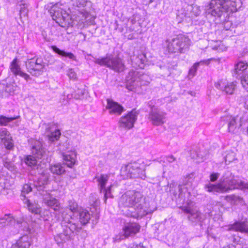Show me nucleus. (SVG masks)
<instances>
[{
  "mask_svg": "<svg viewBox=\"0 0 248 248\" xmlns=\"http://www.w3.org/2000/svg\"><path fill=\"white\" fill-rule=\"evenodd\" d=\"M204 188L207 191L213 193L226 192L239 188L248 190V183L238 179L230 171L226 170L218 183L216 185L207 184Z\"/></svg>",
  "mask_w": 248,
  "mask_h": 248,
  "instance_id": "obj_3",
  "label": "nucleus"
},
{
  "mask_svg": "<svg viewBox=\"0 0 248 248\" xmlns=\"http://www.w3.org/2000/svg\"><path fill=\"white\" fill-rule=\"evenodd\" d=\"M62 158L64 161L63 164L57 163L50 165L49 169L52 174L57 175H61L64 174L65 170L63 166L64 165H66L69 168H72L76 164L77 155L74 152L70 154H63Z\"/></svg>",
  "mask_w": 248,
  "mask_h": 248,
  "instance_id": "obj_9",
  "label": "nucleus"
},
{
  "mask_svg": "<svg viewBox=\"0 0 248 248\" xmlns=\"http://www.w3.org/2000/svg\"><path fill=\"white\" fill-rule=\"evenodd\" d=\"M11 248H21L16 243L12 245Z\"/></svg>",
  "mask_w": 248,
  "mask_h": 248,
  "instance_id": "obj_58",
  "label": "nucleus"
},
{
  "mask_svg": "<svg viewBox=\"0 0 248 248\" xmlns=\"http://www.w3.org/2000/svg\"><path fill=\"white\" fill-rule=\"evenodd\" d=\"M27 232H29V228L28 227H27L26 228V230Z\"/></svg>",
  "mask_w": 248,
  "mask_h": 248,
  "instance_id": "obj_62",
  "label": "nucleus"
},
{
  "mask_svg": "<svg viewBox=\"0 0 248 248\" xmlns=\"http://www.w3.org/2000/svg\"><path fill=\"white\" fill-rule=\"evenodd\" d=\"M248 63L246 61H239L235 64L233 73V76L238 78L242 74L245 70L247 69Z\"/></svg>",
  "mask_w": 248,
  "mask_h": 248,
  "instance_id": "obj_28",
  "label": "nucleus"
},
{
  "mask_svg": "<svg viewBox=\"0 0 248 248\" xmlns=\"http://www.w3.org/2000/svg\"><path fill=\"white\" fill-rule=\"evenodd\" d=\"M21 224H23V225H24V226H26V225H27V222H21Z\"/></svg>",
  "mask_w": 248,
  "mask_h": 248,
  "instance_id": "obj_60",
  "label": "nucleus"
},
{
  "mask_svg": "<svg viewBox=\"0 0 248 248\" xmlns=\"http://www.w3.org/2000/svg\"><path fill=\"white\" fill-rule=\"evenodd\" d=\"M5 85H6L5 90L8 94V96L14 93L16 89V85L15 82L7 83L5 81Z\"/></svg>",
  "mask_w": 248,
  "mask_h": 248,
  "instance_id": "obj_39",
  "label": "nucleus"
},
{
  "mask_svg": "<svg viewBox=\"0 0 248 248\" xmlns=\"http://www.w3.org/2000/svg\"><path fill=\"white\" fill-rule=\"evenodd\" d=\"M242 5L241 0H211L207 13L224 24L226 30L230 29L232 24L228 19L230 15Z\"/></svg>",
  "mask_w": 248,
  "mask_h": 248,
  "instance_id": "obj_1",
  "label": "nucleus"
},
{
  "mask_svg": "<svg viewBox=\"0 0 248 248\" xmlns=\"http://www.w3.org/2000/svg\"><path fill=\"white\" fill-rule=\"evenodd\" d=\"M110 188L111 186L102 190V192L104 193V199L105 202H106L108 198H113V196L111 194Z\"/></svg>",
  "mask_w": 248,
  "mask_h": 248,
  "instance_id": "obj_48",
  "label": "nucleus"
},
{
  "mask_svg": "<svg viewBox=\"0 0 248 248\" xmlns=\"http://www.w3.org/2000/svg\"><path fill=\"white\" fill-rule=\"evenodd\" d=\"M6 85H5V81H3L0 83V97H6L8 96V94L5 90Z\"/></svg>",
  "mask_w": 248,
  "mask_h": 248,
  "instance_id": "obj_43",
  "label": "nucleus"
},
{
  "mask_svg": "<svg viewBox=\"0 0 248 248\" xmlns=\"http://www.w3.org/2000/svg\"><path fill=\"white\" fill-rule=\"evenodd\" d=\"M246 116L233 117L232 115L224 116L221 117L220 125L226 129L229 133H235L244 124L246 120Z\"/></svg>",
  "mask_w": 248,
  "mask_h": 248,
  "instance_id": "obj_7",
  "label": "nucleus"
},
{
  "mask_svg": "<svg viewBox=\"0 0 248 248\" xmlns=\"http://www.w3.org/2000/svg\"><path fill=\"white\" fill-rule=\"evenodd\" d=\"M191 156L192 158L196 159V157H199V155L198 154L196 155V156L195 155H193V153H191Z\"/></svg>",
  "mask_w": 248,
  "mask_h": 248,
  "instance_id": "obj_59",
  "label": "nucleus"
},
{
  "mask_svg": "<svg viewBox=\"0 0 248 248\" xmlns=\"http://www.w3.org/2000/svg\"><path fill=\"white\" fill-rule=\"evenodd\" d=\"M30 148L32 155L38 159L48 160L49 152L44 146L42 141L32 140L30 143Z\"/></svg>",
  "mask_w": 248,
  "mask_h": 248,
  "instance_id": "obj_14",
  "label": "nucleus"
},
{
  "mask_svg": "<svg viewBox=\"0 0 248 248\" xmlns=\"http://www.w3.org/2000/svg\"><path fill=\"white\" fill-rule=\"evenodd\" d=\"M180 209L185 213L188 214L187 218L192 222H197L201 221L202 214L200 212L194 210L188 206H181Z\"/></svg>",
  "mask_w": 248,
  "mask_h": 248,
  "instance_id": "obj_20",
  "label": "nucleus"
},
{
  "mask_svg": "<svg viewBox=\"0 0 248 248\" xmlns=\"http://www.w3.org/2000/svg\"><path fill=\"white\" fill-rule=\"evenodd\" d=\"M140 226L138 223H125L123 227L122 232L116 236L115 241H120L129 237H133L140 232Z\"/></svg>",
  "mask_w": 248,
  "mask_h": 248,
  "instance_id": "obj_12",
  "label": "nucleus"
},
{
  "mask_svg": "<svg viewBox=\"0 0 248 248\" xmlns=\"http://www.w3.org/2000/svg\"><path fill=\"white\" fill-rule=\"evenodd\" d=\"M108 177L107 175L101 174L100 176H95L94 179H96L98 183L99 188L100 192H102V190L105 189V186L108 181Z\"/></svg>",
  "mask_w": 248,
  "mask_h": 248,
  "instance_id": "obj_33",
  "label": "nucleus"
},
{
  "mask_svg": "<svg viewBox=\"0 0 248 248\" xmlns=\"http://www.w3.org/2000/svg\"><path fill=\"white\" fill-rule=\"evenodd\" d=\"M220 174L219 173H213L210 176V181L212 182L216 181L218 178Z\"/></svg>",
  "mask_w": 248,
  "mask_h": 248,
  "instance_id": "obj_52",
  "label": "nucleus"
},
{
  "mask_svg": "<svg viewBox=\"0 0 248 248\" xmlns=\"http://www.w3.org/2000/svg\"><path fill=\"white\" fill-rule=\"evenodd\" d=\"M227 230L248 233V224L245 221H235L232 224L230 225Z\"/></svg>",
  "mask_w": 248,
  "mask_h": 248,
  "instance_id": "obj_26",
  "label": "nucleus"
},
{
  "mask_svg": "<svg viewBox=\"0 0 248 248\" xmlns=\"http://www.w3.org/2000/svg\"><path fill=\"white\" fill-rule=\"evenodd\" d=\"M138 114L137 111L133 109L125 115L121 117L118 122L119 127L126 129L132 128L137 120Z\"/></svg>",
  "mask_w": 248,
  "mask_h": 248,
  "instance_id": "obj_15",
  "label": "nucleus"
},
{
  "mask_svg": "<svg viewBox=\"0 0 248 248\" xmlns=\"http://www.w3.org/2000/svg\"><path fill=\"white\" fill-rule=\"evenodd\" d=\"M186 9H181L177 13V19L179 22L186 20L189 22L194 17H197L201 14L200 7L195 4L187 5Z\"/></svg>",
  "mask_w": 248,
  "mask_h": 248,
  "instance_id": "obj_11",
  "label": "nucleus"
},
{
  "mask_svg": "<svg viewBox=\"0 0 248 248\" xmlns=\"http://www.w3.org/2000/svg\"><path fill=\"white\" fill-rule=\"evenodd\" d=\"M166 160L169 163H172L175 160V158L172 155L166 156Z\"/></svg>",
  "mask_w": 248,
  "mask_h": 248,
  "instance_id": "obj_55",
  "label": "nucleus"
},
{
  "mask_svg": "<svg viewBox=\"0 0 248 248\" xmlns=\"http://www.w3.org/2000/svg\"><path fill=\"white\" fill-rule=\"evenodd\" d=\"M51 48L55 53H57L59 56L62 58H68L73 61H75L76 60V56L71 52L61 50L56 46H52Z\"/></svg>",
  "mask_w": 248,
  "mask_h": 248,
  "instance_id": "obj_29",
  "label": "nucleus"
},
{
  "mask_svg": "<svg viewBox=\"0 0 248 248\" xmlns=\"http://www.w3.org/2000/svg\"><path fill=\"white\" fill-rule=\"evenodd\" d=\"M145 198L142 194L135 190L125 192L120 197L119 206L129 207L125 213L126 216L137 218L142 217L148 214L146 207L144 206Z\"/></svg>",
  "mask_w": 248,
  "mask_h": 248,
  "instance_id": "obj_2",
  "label": "nucleus"
},
{
  "mask_svg": "<svg viewBox=\"0 0 248 248\" xmlns=\"http://www.w3.org/2000/svg\"><path fill=\"white\" fill-rule=\"evenodd\" d=\"M215 86L216 88L222 91L226 94H232L236 86V82H232L228 83L227 84L225 85L222 81H220L215 83Z\"/></svg>",
  "mask_w": 248,
  "mask_h": 248,
  "instance_id": "obj_22",
  "label": "nucleus"
},
{
  "mask_svg": "<svg viewBox=\"0 0 248 248\" xmlns=\"http://www.w3.org/2000/svg\"><path fill=\"white\" fill-rule=\"evenodd\" d=\"M126 80V88L129 91L138 92L142 86L148 85L151 78L146 74L132 70L128 73Z\"/></svg>",
  "mask_w": 248,
  "mask_h": 248,
  "instance_id": "obj_5",
  "label": "nucleus"
},
{
  "mask_svg": "<svg viewBox=\"0 0 248 248\" xmlns=\"http://www.w3.org/2000/svg\"><path fill=\"white\" fill-rule=\"evenodd\" d=\"M10 68L11 71L15 76H20V77L23 78L26 81H28L31 79V78L28 74L21 70L20 66L17 63V60L16 59H14L11 62Z\"/></svg>",
  "mask_w": 248,
  "mask_h": 248,
  "instance_id": "obj_24",
  "label": "nucleus"
},
{
  "mask_svg": "<svg viewBox=\"0 0 248 248\" xmlns=\"http://www.w3.org/2000/svg\"><path fill=\"white\" fill-rule=\"evenodd\" d=\"M26 66L28 71L35 77H38L43 72L44 63L41 58H33L27 60Z\"/></svg>",
  "mask_w": 248,
  "mask_h": 248,
  "instance_id": "obj_13",
  "label": "nucleus"
},
{
  "mask_svg": "<svg viewBox=\"0 0 248 248\" xmlns=\"http://www.w3.org/2000/svg\"><path fill=\"white\" fill-rule=\"evenodd\" d=\"M46 130L48 133L47 137L49 141L53 142L59 139L61 135V132L60 130L56 129L54 126H49L46 128Z\"/></svg>",
  "mask_w": 248,
  "mask_h": 248,
  "instance_id": "obj_27",
  "label": "nucleus"
},
{
  "mask_svg": "<svg viewBox=\"0 0 248 248\" xmlns=\"http://www.w3.org/2000/svg\"><path fill=\"white\" fill-rule=\"evenodd\" d=\"M10 134L9 132L7 130L6 128H0V141L4 140L6 139H7V138L11 137Z\"/></svg>",
  "mask_w": 248,
  "mask_h": 248,
  "instance_id": "obj_41",
  "label": "nucleus"
},
{
  "mask_svg": "<svg viewBox=\"0 0 248 248\" xmlns=\"http://www.w3.org/2000/svg\"><path fill=\"white\" fill-rule=\"evenodd\" d=\"M62 14L63 12L62 9H60V11H55L53 16V19L55 20L57 23H60L61 21V15Z\"/></svg>",
  "mask_w": 248,
  "mask_h": 248,
  "instance_id": "obj_46",
  "label": "nucleus"
},
{
  "mask_svg": "<svg viewBox=\"0 0 248 248\" xmlns=\"http://www.w3.org/2000/svg\"><path fill=\"white\" fill-rule=\"evenodd\" d=\"M7 138V139L0 141L1 148L0 158H2L4 155L9 154L10 151L14 150L15 145L12 137Z\"/></svg>",
  "mask_w": 248,
  "mask_h": 248,
  "instance_id": "obj_19",
  "label": "nucleus"
},
{
  "mask_svg": "<svg viewBox=\"0 0 248 248\" xmlns=\"http://www.w3.org/2000/svg\"><path fill=\"white\" fill-rule=\"evenodd\" d=\"M67 75L70 79L76 80L77 79V75L74 69L71 68L68 69Z\"/></svg>",
  "mask_w": 248,
  "mask_h": 248,
  "instance_id": "obj_49",
  "label": "nucleus"
},
{
  "mask_svg": "<svg viewBox=\"0 0 248 248\" xmlns=\"http://www.w3.org/2000/svg\"><path fill=\"white\" fill-rule=\"evenodd\" d=\"M129 21L131 23V24H132V26L129 27V30L130 31H133L135 30V28L134 27V25L136 24V20L135 18H132L129 19Z\"/></svg>",
  "mask_w": 248,
  "mask_h": 248,
  "instance_id": "obj_54",
  "label": "nucleus"
},
{
  "mask_svg": "<svg viewBox=\"0 0 248 248\" xmlns=\"http://www.w3.org/2000/svg\"><path fill=\"white\" fill-rule=\"evenodd\" d=\"M77 5L78 7H84L87 2V0H76Z\"/></svg>",
  "mask_w": 248,
  "mask_h": 248,
  "instance_id": "obj_53",
  "label": "nucleus"
},
{
  "mask_svg": "<svg viewBox=\"0 0 248 248\" xmlns=\"http://www.w3.org/2000/svg\"><path fill=\"white\" fill-rule=\"evenodd\" d=\"M107 102L106 108L109 110V113L111 115L120 116L125 110L121 105L111 99H107Z\"/></svg>",
  "mask_w": 248,
  "mask_h": 248,
  "instance_id": "obj_18",
  "label": "nucleus"
},
{
  "mask_svg": "<svg viewBox=\"0 0 248 248\" xmlns=\"http://www.w3.org/2000/svg\"><path fill=\"white\" fill-rule=\"evenodd\" d=\"M235 156L233 152L228 153L225 157L226 163H230L234 159Z\"/></svg>",
  "mask_w": 248,
  "mask_h": 248,
  "instance_id": "obj_50",
  "label": "nucleus"
},
{
  "mask_svg": "<svg viewBox=\"0 0 248 248\" xmlns=\"http://www.w3.org/2000/svg\"><path fill=\"white\" fill-rule=\"evenodd\" d=\"M28 208V210L36 215H39L41 213V207L40 205L36 202H32L30 200L27 199L23 201Z\"/></svg>",
  "mask_w": 248,
  "mask_h": 248,
  "instance_id": "obj_30",
  "label": "nucleus"
},
{
  "mask_svg": "<svg viewBox=\"0 0 248 248\" xmlns=\"http://www.w3.org/2000/svg\"><path fill=\"white\" fill-rule=\"evenodd\" d=\"M16 119V117H7L3 115H0V125H7L8 124Z\"/></svg>",
  "mask_w": 248,
  "mask_h": 248,
  "instance_id": "obj_40",
  "label": "nucleus"
},
{
  "mask_svg": "<svg viewBox=\"0 0 248 248\" xmlns=\"http://www.w3.org/2000/svg\"><path fill=\"white\" fill-rule=\"evenodd\" d=\"M166 113L157 108L152 109L150 112L149 119L153 124L159 125L163 124L165 121Z\"/></svg>",
  "mask_w": 248,
  "mask_h": 248,
  "instance_id": "obj_16",
  "label": "nucleus"
},
{
  "mask_svg": "<svg viewBox=\"0 0 248 248\" xmlns=\"http://www.w3.org/2000/svg\"><path fill=\"white\" fill-rule=\"evenodd\" d=\"M61 21L60 22L59 24L61 26L63 27L65 25V24H64V25H63V22H66L68 20L69 16L65 11H63V14L61 15Z\"/></svg>",
  "mask_w": 248,
  "mask_h": 248,
  "instance_id": "obj_47",
  "label": "nucleus"
},
{
  "mask_svg": "<svg viewBox=\"0 0 248 248\" xmlns=\"http://www.w3.org/2000/svg\"><path fill=\"white\" fill-rule=\"evenodd\" d=\"M245 108L248 110V104L245 105Z\"/></svg>",
  "mask_w": 248,
  "mask_h": 248,
  "instance_id": "obj_61",
  "label": "nucleus"
},
{
  "mask_svg": "<svg viewBox=\"0 0 248 248\" xmlns=\"http://www.w3.org/2000/svg\"><path fill=\"white\" fill-rule=\"evenodd\" d=\"M2 158L4 167L11 171H14L15 170V166L11 161L9 160L7 157H2Z\"/></svg>",
  "mask_w": 248,
  "mask_h": 248,
  "instance_id": "obj_38",
  "label": "nucleus"
},
{
  "mask_svg": "<svg viewBox=\"0 0 248 248\" xmlns=\"http://www.w3.org/2000/svg\"><path fill=\"white\" fill-rule=\"evenodd\" d=\"M226 199L234 204L241 203L243 201V199L242 197L235 195H228L226 197Z\"/></svg>",
  "mask_w": 248,
  "mask_h": 248,
  "instance_id": "obj_37",
  "label": "nucleus"
},
{
  "mask_svg": "<svg viewBox=\"0 0 248 248\" xmlns=\"http://www.w3.org/2000/svg\"><path fill=\"white\" fill-rule=\"evenodd\" d=\"M61 226L62 232L55 236V240L58 244H62L71 239L72 234L74 236L78 234L81 229V226L73 221L71 215L63 213L62 215Z\"/></svg>",
  "mask_w": 248,
  "mask_h": 248,
  "instance_id": "obj_4",
  "label": "nucleus"
},
{
  "mask_svg": "<svg viewBox=\"0 0 248 248\" xmlns=\"http://www.w3.org/2000/svg\"><path fill=\"white\" fill-rule=\"evenodd\" d=\"M165 44L170 53H184L189 48L190 40L185 35L179 34L171 40H166Z\"/></svg>",
  "mask_w": 248,
  "mask_h": 248,
  "instance_id": "obj_6",
  "label": "nucleus"
},
{
  "mask_svg": "<svg viewBox=\"0 0 248 248\" xmlns=\"http://www.w3.org/2000/svg\"><path fill=\"white\" fill-rule=\"evenodd\" d=\"M20 222L16 221L11 214H5L3 217L0 218V228L5 226H12L17 228L19 226Z\"/></svg>",
  "mask_w": 248,
  "mask_h": 248,
  "instance_id": "obj_25",
  "label": "nucleus"
},
{
  "mask_svg": "<svg viewBox=\"0 0 248 248\" xmlns=\"http://www.w3.org/2000/svg\"><path fill=\"white\" fill-rule=\"evenodd\" d=\"M22 6H21L20 9V16H27L28 13L27 10V4L24 3L22 4Z\"/></svg>",
  "mask_w": 248,
  "mask_h": 248,
  "instance_id": "obj_51",
  "label": "nucleus"
},
{
  "mask_svg": "<svg viewBox=\"0 0 248 248\" xmlns=\"http://www.w3.org/2000/svg\"><path fill=\"white\" fill-rule=\"evenodd\" d=\"M138 244L133 243L128 247V248H138Z\"/></svg>",
  "mask_w": 248,
  "mask_h": 248,
  "instance_id": "obj_57",
  "label": "nucleus"
},
{
  "mask_svg": "<svg viewBox=\"0 0 248 248\" xmlns=\"http://www.w3.org/2000/svg\"><path fill=\"white\" fill-rule=\"evenodd\" d=\"M132 65L134 67L143 68L145 63L147 62L146 57L144 53H141L134 55L131 57Z\"/></svg>",
  "mask_w": 248,
  "mask_h": 248,
  "instance_id": "obj_23",
  "label": "nucleus"
},
{
  "mask_svg": "<svg viewBox=\"0 0 248 248\" xmlns=\"http://www.w3.org/2000/svg\"><path fill=\"white\" fill-rule=\"evenodd\" d=\"M4 185L1 186L4 189H8L10 186V185L9 184H7L6 182L3 183Z\"/></svg>",
  "mask_w": 248,
  "mask_h": 248,
  "instance_id": "obj_56",
  "label": "nucleus"
},
{
  "mask_svg": "<svg viewBox=\"0 0 248 248\" xmlns=\"http://www.w3.org/2000/svg\"><path fill=\"white\" fill-rule=\"evenodd\" d=\"M21 248H30L31 246L30 238L27 235L21 237L16 242Z\"/></svg>",
  "mask_w": 248,
  "mask_h": 248,
  "instance_id": "obj_34",
  "label": "nucleus"
},
{
  "mask_svg": "<svg viewBox=\"0 0 248 248\" xmlns=\"http://www.w3.org/2000/svg\"><path fill=\"white\" fill-rule=\"evenodd\" d=\"M193 175L189 174L184 179L183 185H179L177 188V190L173 192L172 194L175 199L179 198L183 199L185 198V192L187 191V187L186 186H190L193 181Z\"/></svg>",
  "mask_w": 248,
  "mask_h": 248,
  "instance_id": "obj_17",
  "label": "nucleus"
},
{
  "mask_svg": "<svg viewBox=\"0 0 248 248\" xmlns=\"http://www.w3.org/2000/svg\"><path fill=\"white\" fill-rule=\"evenodd\" d=\"M24 162L31 169H38L40 167V164L38 163L36 157L33 155H29L24 158Z\"/></svg>",
  "mask_w": 248,
  "mask_h": 248,
  "instance_id": "obj_31",
  "label": "nucleus"
},
{
  "mask_svg": "<svg viewBox=\"0 0 248 248\" xmlns=\"http://www.w3.org/2000/svg\"><path fill=\"white\" fill-rule=\"evenodd\" d=\"M42 177L40 178L37 182H34L33 186L35 187L37 190L41 195H44V192H46L44 190L45 185H46L48 181L49 174L46 171H42L41 173Z\"/></svg>",
  "mask_w": 248,
  "mask_h": 248,
  "instance_id": "obj_21",
  "label": "nucleus"
},
{
  "mask_svg": "<svg viewBox=\"0 0 248 248\" xmlns=\"http://www.w3.org/2000/svg\"><path fill=\"white\" fill-rule=\"evenodd\" d=\"M238 78H241V82L242 86L246 89H248V75H242L239 77Z\"/></svg>",
  "mask_w": 248,
  "mask_h": 248,
  "instance_id": "obj_44",
  "label": "nucleus"
},
{
  "mask_svg": "<svg viewBox=\"0 0 248 248\" xmlns=\"http://www.w3.org/2000/svg\"><path fill=\"white\" fill-rule=\"evenodd\" d=\"M121 175L126 178L145 177V170L141 167L140 164L137 162L131 163L124 167H122L121 170Z\"/></svg>",
  "mask_w": 248,
  "mask_h": 248,
  "instance_id": "obj_10",
  "label": "nucleus"
},
{
  "mask_svg": "<svg viewBox=\"0 0 248 248\" xmlns=\"http://www.w3.org/2000/svg\"><path fill=\"white\" fill-rule=\"evenodd\" d=\"M32 188L33 187L31 186V183L23 185L20 194L21 198L23 201L27 199L25 196V194H28L29 192H31L32 190Z\"/></svg>",
  "mask_w": 248,
  "mask_h": 248,
  "instance_id": "obj_35",
  "label": "nucleus"
},
{
  "mask_svg": "<svg viewBox=\"0 0 248 248\" xmlns=\"http://www.w3.org/2000/svg\"><path fill=\"white\" fill-rule=\"evenodd\" d=\"M44 203L48 206L52 208L54 211H58L60 209V203L55 198L49 197V199H44Z\"/></svg>",
  "mask_w": 248,
  "mask_h": 248,
  "instance_id": "obj_32",
  "label": "nucleus"
},
{
  "mask_svg": "<svg viewBox=\"0 0 248 248\" xmlns=\"http://www.w3.org/2000/svg\"><path fill=\"white\" fill-rule=\"evenodd\" d=\"M91 218V216L89 212L82 211L79 213V221L82 225L87 224Z\"/></svg>",
  "mask_w": 248,
  "mask_h": 248,
  "instance_id": "obj_36",
  "label": "nucleus"
},
{
  "mask_svg": "<svg viewBox=\"0 0 248 248\" xmlns=\"http://www.w3.org/2000/svg\"><path fill=\"white\" fill-rule=\"evenodd\" d=\"M93 62L101 66H106L118 72L123 71L125 68L122 60L118 57H114L111 54H108L106 57L101 59L94 58Z\"/></svg>",
  "mask_w": 248,
  "mask_h": 248,
  "instance_id": "obj_8",
  "label": "nucleus"
},
{
  "mask_svg": "<svg viewBox=\"0 0 248 248\" xmlns=\"http://www.w3.org/2000/svg\"><path fill=\"white\" fill-rule=\"evenodd\" d=\"M202 62H196L189 69V75L193 77L196 74V71L197 70L198 67L200 65V64Z\"/></svg>",
  "mask_w": 248,
  "mask_h": 248,
  "instance_id": "obj_45",
  "label": "nucleus"
},
{
  "mask_svg": "<svg viewBox=\"0 0 248 248\" xmlns=\"http://www.w3.org/2000/svg\"><path fill=\"white\" fill-rule=\"evenodd\" d=\"M68 208L70 211L74 213L78 211V205L77 202L74 201H69Z\"/></svg>",
  "mask_w": 248,
  "mask_h": 248,
  "instance_id": "obj_42",
  "label": "nucleus"
}]
</instances>
